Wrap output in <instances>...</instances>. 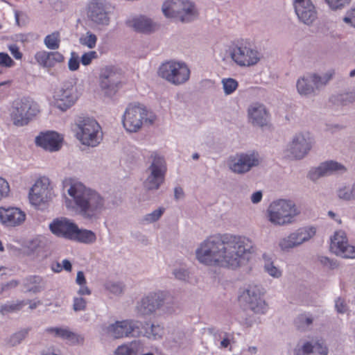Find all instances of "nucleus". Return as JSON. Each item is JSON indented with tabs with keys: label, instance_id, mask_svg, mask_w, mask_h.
<instances>
[{
	"label": "nucleus",
	"instance_id": "nucleus-1",
	"mask_svg": "<svg viewBox=\"0 0 355 355\" xmlns=\"http://www.w3.org/2000/svg\"><path fill=\"white\" fill-rule=\"evenodd\" d=\"M252 241L243 236L215 235L208 238L196 251L198 260L206 265L232 268L239 266L252 252Z\"/></svg>",
	"mask_w": 355,
	"mask_h": 355
},
{
	"label": "nucleus",
	"instance_id": "nucleus-2",
	"mask_svg": "<svg viewBox=\"0 0 355 355\" xmlns=\"http://www.w3.org/2000/svg\"><path fill=\"white\" fill-rule=\"evenodd\" d=\"M69 195L73 199L80 214L87 218L96 217L103 207V199L98 193L87 189L80 182L71 184Z\"/></svg>",
	"mask_w": 355,
	"mask_h": 355
},
{
	"label": "nucleus",
	"instance_id": "nucleus-3",
	"mask_svg": "<svg viewBox=\"0 0 355 355\" xmlns=\"http://www.w3.org/2000/svg\"><path fill=\"white\" fill-rule=\"evenodd\" d=\"M40 112L38 104L28 97L17 98L12 102L10 118L16 126L27 125Z\"/></svg>",
	"mask_w": 355,
	"mask_h": 355
},
{
	"label": "nucleus",
	"instance_id": "nucleus-4",
	"mask_svg": "<svg viewBox=\"0 0 355 355\" xmlns=\"http://www.w3.org/2000/svg\"><path fill=\"white\" fill-rule=\"evenodd\" d=\"M75 132L76 138L85 146H96L102 139L101 128L93 119L80 117Z\"/></svg>",
	"mask_w": 355,
	"mask_h": 355
},
{
	"label": "nucleus",
	"instance_id": "nucleus-5",
	"mask_svg": "<svg viewBox=\"0 0 355 355\" xmlns=\"http://www.w3.org/2000/svg\"><path fill=\"white\" fill-rule=\"evenodd\" d=\"M300 214L295 204L290 200H279L270 204L268 209V220L275 225L292 223Z\"/></svg>",
	"mask_w": 355,
	"mask_h": 355
},
{
	"label": "nucleus",
	"instance_id": "nucleus-6",
	"mask_svg": "<svg viewBox=\"0 0 355 355\" xmlns=\"http://www.w3.org/2000/svg\"><path fill=\"white\" fill-rule=\"evenodd\" d=\"M162 10L166 17L178 18L182 22L190 21L196 16L194 5L186 0H166Z\"/></svg>",
	"mask_w": 355,
	"mask_h": 355
},
{
	"label": "nucleus",
	"instance_id": "nucleus-7",
	"mask_svg": "<svg viewBox=\"0 0 355 355\" xmlns=\"http://www.w3.org/2000/svg\"><path fill=\"white\" fill-rule=\"evenodd\" d=\"M121 71L114 66H107L101 69L99 87L105 96L112 97L121 88L123 83Z\"/></svg>",
	"mask_w": 355,
	"mask_h": 355
},
{
	"label": "nucleus",
	"instance_id": "nucleus-8",
	"mask_svg": "<svg viewBox=\"0 0 355 355\" xmlns=\"http://www.w3.org/2000/svg\"><path fill=\"white\" fill-rule=\"evenodd\" d=\"M159 73L163 78L175 85L186 83L190 77V70L185 63L173 60L163 63Z\"/></svg>",
	"mask_w": 355,
	"mask_h": 355
},
{
	"label": "nucleus",
	"instance_id": "nucleus-9",
	"mask_svg": "<svg viewBox=\"0 0 355 355\" xmlns=\"http://www.w3.org/2000/svg\"><path fill=\"white\" fill-rule=\"evenodd\" d=\"M230 57L240 67L255 65L260 60L259 53L246 42H237L230 49Z\"/></svg>",
	"mask_w": 355,
	"mask_h": 355
},
{
	"label": "nucleus",
	"instance_id": "nucleus-10",
	"mask_svg": "<svg viewBox=\"0 0 355 355\" xmlns=\"http://www.w3.org/2000/svg\"><path fill=\"white\" fill-rule=\"evenodd\" d=\"M147 116V110L139 105L130 104L123 114L122 122L124 128L129 132H137Z\"/></svg>",
	"mask_w": 355,
	"mask_h": 355
},
{
	"label": "nucleus",
	"instance_id": "nucleus-11",
	"mask_svg": "<svg viewBox=\"0 0 355 355\" xmlns=\"http://www.w3.org/2000/svg\"><path fill=\"white\" fill-rule=\"evenodd\" d=\"M262 295L257 286H252L239 296V302L243 306L248 305L249 309L256 313H265L268 306L262 300Z\"/></svg>",
	"mask_w": 355,
	"mask_h": 355
},
{
	"label": "nucleus",
	"instance_id": "nucleus-12",
	"mask_svg": "<svg viewBox=\"0 0 355 355\" xmlns=\"http://www.w3.org/2000/svg\"><path fill=\"white\" fill-rule=\"evenodd\" d=\"M153 158L150 167L151 173L145 182V187L148 190L157 189L164 180L166 171V163L163 157L156 153L152 155Z\"/></svg>",
	"mask_w": 355,
	"mask_h": 355
},
{
	"label": "nucleus",
	"instance_id": "nucleus-13",
	"mask_svg": "<svg viewBox=\"0 0 355 355\" xmlns=\"http://www.w3.org/2000/svg\"><path fill=\"white\" fill-rule=\"evenodd\" d=\"M52 198V189L50 187L49 180L47 178L37 180L29 193L31 202L40 206L50 200Z\"/></svg>",
	"mask_w": 355,
	"mask_h": 355
},
{
	"label": "nucleus",
	"instance_id": "nucleus-14",
	"mask_svg": "<svg viewBox=\"0 0 355 355\" xmlns=\"http://www.w3.org/2000/svg\"><path fill=\"white\" fill-rule=\"evenodd\" d=\"M330 250L344 258H355V246L348 244L347 238L343 232H335L331 239Z\"/></svg>",
	"mask_w": 355,
	"mask_h": 355
},
{
	"label": "nucleus",
	"instance_id": "nucleus-15",
	"mask_svg": "<svg viewBox=\"0 0 355 355\" xmlns=\"http://www.w3.org/2000/svg\"><path fill=\"white\" fill-rule=\"evenodd\" d=\"M228 164L230 168L236 173H244L250 170L252 166L259 164L258 155L252 154H240L231 157Z\"/></svg>",
	"mask_w": 355,
	"mask_h": 355
},
{
	"label": "nucleus",
	"instance_id": "nucleus-16",
	"mask_svg": "<svg viewBox=\"0 0 355 355\" xmlns=\"http://www.w3.org/2000/svg\"><path fill=\"white\" fill-rule=\"evenodd\" d=\"M26 220V214L16 207H0V222L8 227L21 225Z\"/></svg>",
	"mask_w": 355,
	"mask_h": 355
},
{
	"label": "nucleus",
	"instance_id": "nucleus-17",
	"mask_svg": "<svg viewBox=\"0 0 355 355\" xmlns=\"http://www.w3.org/2000/svg\"><path fill=\"white\" fill-rule=\"evenodd\" d=\"M295 12L299 19L310 24L317 18L315 8L311 0H293Z\"/></svg>",
	"mask_w": 355,
	"mask_h": 355
},
{
	"label": "nucleus",
	"instance_id": "nucleus-18",
	"mask_svg": "<svg viewBox=\"0 0 355 355\" xmlns=\"http://www.w3.org/2000/svg\"><path fill=\"white\" fill-rule=\"evenodd\" d=\"M63 137L55 131L41 132L36 138L35 143L51 152L58 150L62 146Z\"/></svg>",
	"mask_w": 355,
	"mask_h": 355
},
{
	"label": "nucleus",
	"instance_id": "nucleus-19",
	"mask_svg": "<svg viewBox=\"0 0 355 355\" xmlns=\"http://www.w3.org/2000/svg\"><path fill=\"white\" fill-rule=\"evenodd\" d=\"M311 141L309 133L297 135L292 141L290 151L295 159L303 158L310 150Z\"/></svg>",
	"mask_w": 355,
	"mask_h": 355
},
{
	"label": "nucleus",
	"instance_id": "nucleus-20",
	"mask_svg": "<svg viewBox=\"0 0 355 355\" xmlns=\"http://www.w3.org/2000/svg\"><path fill=\"white\" fill-rule=\"evenodd\" d=\"M76 225L66 218L55 219L49 225L51 232L58 237L72 240Z\"/></svg>",
	"mask_w": 355,
	"mask_h": 355
},
{
	"label": "nucleus",
	"instance_id": "nucleus-21",
	"mask_svg": "<svg viewBox=\"0 0 355 355\" xmlns=\"http://www.w3.org/2000/svg\"><path fill=\"white\" fill-rule=\"evenodd\" d=\"M36 62L43 68L51 69L57 64L62 63L64 60V55L58 51H46L42 50L35 54Z\"/></svg>",
	"mask_w": 355,
	"mask_h": 355
},
{
	"label": "nucleus",
	"instance_id": "nucleus-22",
	"mask_svg": "<svg viewBox=\"0 0 355 355\" xmlns=\"http://www.w3.org/2000/svg\"><path fill=\"white\" fill-rule=\"evenodd\" d=\"M55 103L58 108L64 111L71 107L76 101V91L71 87L62 88L54 94Z\"/></svg>",
	"mask_w": 355,
	"mask_h": 355
},
{
	"label": "nucleus",
	"instance_id": "nucleus-23",
	"mask_svg": "<svg viewBox=\"0 0 355 355\" xmlns=\"http://www.w3.org/2000/svg\"><path fill=\"white\" fill-rule=\"evenodd\" d=\"M164 302L162 292L152 293L143 298L137 306L138 312L141 315H148L158 309Z\"/></svg>",
	"mask_w": 355,
	"mask_h": 355
},
{
	"label": "nucleus",
	"instance_id": "nucleus-24",
	"mask_svg": "<svg viewBox=\"0 0 355 355\" xmlns=\"http://www.w3.org/2000/svg\"><path fill=\"white\" fill-rule=\"evenodd\" d=\"M87 17L94 23L107 25L110 19L104 5L98 0L92 1L87 7Z\"/></svg>",
	"mask_w": 355,
	"mask_h": 355
},
{
	"label": "nucleus",
	"instance_id": "nucleus-25",
	"mask_svg": "<svg viewBox=\"0 0 355 355\" xmlns=\"http://www.w3.org/2000/svg\"><path fill=\"white\" fill-rule=\"evenodd\" d=\"M125 23L136 32L143 33H150L157 28L156 24L144 15L132 17Z\"/></svg>",
	"mask_w": 355,
	"mask_h": 355
},
{
	"label": "nucleus",
	"instance_id": "nucleus-26",
	"mask_svg": "<svg viewBox=\"0 0 355 355\" xmlns=\"http://www.w3.org/2000/svg\"><path fill=\"white\" fill-rule=\"evenodd\" d=\"M138 328L139 327L132 321L123 320L110 325L107 328V331L114 338H120L130 335L134 336L135 329Z\"/></svg>",
	"mask_w": 355,
	"mask_h": 355
},
{
	"label": "nucleus",
	"instance_id": "nucleus-27",
	"mask_svg": "<svg viewBox=\"0 0 355 355\" xmlns=\"http://www.w3.org/2000/svg\"><path fill=\"white\" fill-rule=\"evenodd\" d=\"M338 171H345V168L336 162L328 161L322 163L318 168L310 171L309 177L312 180H316L320 177L329 175Z\"/></svg>",
	"mask_w": 355,
	"mask_h": 355
},
{
	"label": "nucleus",
	"instance_id": "nucleus-28",
	"mask_svg": "<svg viewBox=\"0 0 355 355\" xmlns=\"http://www.w3.org/2000/svg\"><path fill=\"white\" fill-rule=\"evenodd\" d=\"M248 115L250 120L254 125L262 127L268 124V113L261 104L254 103L248 109Z\"/></svg>",
	"mask_w": 355,
	"mask_h": 355
},
{
	"label": "nucleus",
	"instance_id": "nucleus-29",
	"mask_svg": "<svg viewBox=\"0 0 355 355\" xmlns=\"http://www.w3.org/2000/svg\"><path fill=\"white\" fill-rule=\"evenodd\" d=\"M328 350L323 340L306 342L300 348L295 349V355H327Z\"/></svg>",
	"mask_w": 355,
	"mask_h": 355
},
{
	"label": "nucleus",
	"instance_id": "nucleus-30",
	"mask_svg": "<svg viewBox=\"0 0 355 355\" xmlns=\"http://www.w3.org/2000/svg\"><path fill=\"white\" fill-rule=\"evenodd\" d=\"M46 331L55 337L67 340L72 344L79 343L83 340V338L71 331L68 327H49L46 329Z\"/></svg>",
	"mask_w": 355,
	"mask_h": 355
},
{
	"label": "nucleus",
	"instance_id": "nucleus-31",
	"mask_svg": "<svg viewBox=\"0 0 355 355\" xmlns=\"http://www.w3.org/2000/svg\"><path fill=\"white\" fill-rule=\"evenodd\" d=\"M315 234V229L312 227L300 228L296 232L291 233L290 238L292 239V242H293L292 243L293 248L310 239Z\"/></svg>",
	"mask_w": 355,
	"mask_h": 355
},
{
	"label": "nucleus",
	"instance_id": "nucleus-32",
	"mask_svg": "<svg viewBox=\"0 0 355 355\" xmlns=\"http://www.w3.org/2000/svg\"><path fill=\"white\" fill-rule=\"evenodd\" d=\"M96 234L91 230H80L76 226L73 241H77L85 243H91L96 241Z\"/></svg>",
	"mask_w": 355,
	"mask_h": 355
},
{
	"label": "nucleus",
	"instance_id": "nucleus-33",
	"mask_svg": "<svg viewBox=\"0 0 355 355\" xmlns=\"http://www.w3.org/2000/svg\"><path fill=\"white\" fill-rule=\"evenodd\" d=\"M60 33L58 31L47 35L44 39V44L46 47L53 51H56L55 50L60 48Z\"/></svg>",
	"mask_w": 355,
	"mask_h": 355
},
{
	"label": "nucleus",
	"instance_id": "nucleus-34",
	"mask_svg": "<svg viewBox=\"0 0 355 355\" xmlns=\"http://www.w3.org/2000/svg\"><path fill=\"white\" fill-rule=\"evenodd\" d=\"M42 282V279L41 277L33 275L25 279L24 285L27 288L28 291L36 293L41 291L42 286L40 284Z\"/></svg>",
	"mask_w": 355,
	"mask_h": 355
},
{
	"label": "nucleus",
	"instance_id": "nucleus-35",
	"mask_svg": "<svg viewBox=\"0 0 355 355\" xmlns=\"http://www.w3.org/2000/svg\"><path fill=\"white\" fill-rule=\"evenodd\" d=\"M26 304V301L21 300L16 302H8L0 307V311L3 313L15 312L21 310Z\"/></svg>",
	"mask_w": 355,
	"mask_h": 355
},
{
	"label": "nucleus",
	"instance_id": "nucleus-36",
	"mask_svg": "<svg viewBox=\"0 0 355 355\" xmlns=\"http://www.w3.org/2000/svg\"><path fill=\"white\" fill-rule=\"evenodd\" d=\"M297 89L301 95H308L313 92L314 87L309 84V81L302 78L297 83Z\"/></svg>",
	"mask_w": 355,
	"mask_h": 355
},
{
	"label": "nucleus",
	"instance_id": "nucleus-37",
	"mask_svg": "<svg viewBox=\"0 0 355 355\" xmlns=\"http://www.w3.org/2000/svg\"><path fill=\"white\" fill-rule=\"evenodd\" d=\"M338 196L340 198L345 200H351L355 199V186L345 187L338 191Z\"/></svg>",
	"mask_w": 355,
	"mask_h": 355
},
{
	"label": "nucleus",
	"instance_id": "nucleus-38",
	"mask_svg": "<svg viewBox=\"0 0 355 355\" xmlns=\"http://www.w3.org/2000/svg\"><path fill=\"white\" fill-rule=\"evenodd\" d=\"M15 65V61L6 53L0 52V74L3 73V67L11 68Z\"/></svg>",
	"mask_w": 355,
	"mask_h": 355
},
{
	"label": "nucleus",
	"instance_id": "nucleus-39",
	"mask_svg": "<svg viewBox=\"0 0 355 355\" xmlns=\"http://www.w3.org/2000/svg\"><path fill=\"white\" fill-rule=\"evenodd\" d=\"M334 75V71L329 72L324 77H321L317 76L316 74H313L311 78V82L313 83L314 86L316 88H319L320 87L326 85V83L332 78Z\"/></svg>",
	"mask_w": 355,
	"mask_h": 355
},
{
	"label": "nucleus",
	"instance_id": "nucleus-40",
	"mask_svg": "<svg viewBox=\"0 0 355 355\" xmlns=\"http://www.w3.org/2000/svg\"><path fill=\"white\" fill-rule=\"evenodd\" d=\"M97 37L96 35L87 32L86 35L80 38L82 44L87 46L89 49H93L96 46Z\"/></svg>",
	"mask_w": 355,
	"mask_h": 355
},
{
	"label": "nucleus",
	"instance_id": "nucleus-41",
	"mask_svg": "<svg viewBox=\"0 0 355 355\" xmlns=\"http://www.w3.org/2000/svg\"><path fill=\"white\" fill-rule=\"evenodd\" d=\"M223 85L225 93L226 94H230L236 89L238 82L233 78L223 79Z\"/></svg>",
	"mask_w": 355,
	"mask_h": 355
},
{
	"label": "nucleus",
	"instance_id": "nucleus-42",
	"mask_svg": "<svg viewBox=\"0 0 355 355\" xmlns=\"http://www.w3.org/2000/svg\"><path fill=\"white\" fill-rule=\"evenodd\" d=\"M351 0H325L329 7L334 10L343 8Z\"/></svg>",
	"mask_w": 355,
	"mask_h": 355
},
{
	"label": "nucleus",
	"instance_id": "nucleus-43",
	"mask_svg": "<svg viewBox=\"0 0 355 355\" xmlns=\"http://www.w3.org/2000/svg\"><path fill=\"white\" fill-rule=\"evenodd\" d=\"M10 185L6 179L0 177V200L7 198L10 193Z\"/></svg>",
	"mask_w": 355,
	"mask_h": 355
},
{
	"label": "nucleus",
	"instance_id": "nucleus-44",
	"mask_svg": "<svg viewBox=\"0 0 355 355\" xmlns=\"http://www.w3.org/2000/svg\"><path fill=\"white\" fill-rule=\"evenodd\" d=\"M134 343L130 345H123L117 347L115 351L114 355H135V352L132 347Z\"/></svg>",
	"mask_w": 355,
	"mask_h": 355
},
{
	"label": "nucleus",
	"instance_id": "nucleus-45",
	"mask_svg": "<svg viewBox=\"0 0 355 355\" xmlns=\"http://www.w3.org/2000/svg\"><path fill=\"white\" fill-rule=\"evenodd\" d=\"M97 58V53L94 51H89L87 53H85L80 59L81 63L85 65H89L92 61Z\"/></svg>",
	"mask_w": 355,
	"mask_h": 355
},
{
	"label": "nucleus",
	"instance_id": "nucleus-46",
	"mask_svg": "<svg viewBox=\"0 0 355 355\" xmlns=\"http://www.w3.org/2000/svg\"><path fill=\"white\" fill-rule=\"evenodd\" d=\"M164 209L163 208H159L157 210H155L151 214H149L145 216V220L150 223L157 220L164 213Z\"/></svg>",
	"mask_w": 355,
	"mask_h": 355
},
{
	"label": "nucleus",
	"instance_id": "nucleus-47",
	"mask_svg": "<svg viewBox=\"0 0 355 355\" xmlns=\"http://www.w3.org/2000/svg\"><path fill=\"white\" fill-rule=\"evenodd\" d=\"M105 288L107 290L116 295L120 294L123 291L121 285L117 283L107 282L105 284Z\"/></svg>",
	"mask_w": 355,
	"mask_h": 355
},
{
	"label": "nucleus",
	"instance_id": "nucleus-48",
	"mask_svg": "<svg viewBox=\"0 0 355 355\" xmlns=\"http://www.w3.org/2000/svg\"><path fill=\"white\" fill-rule=\"evenodd\" d=\"M265 269L270 275L274 277H279L282 274L281 271L277 267L274 266L272 263H266L265 265Z\"/></svg>",
	"mask_w": 355,
	"mask_h": 355
},
{
	"label": "nucleus",
	"instance_id": "nucleus-49",
	"mask_svg": "<svg viewBox=\"0 0 355 355\" xmlns=\"http://www.w3.org/2000/svg\"><path fill=\"white\" fill-rule=\"evenodd\" d=\"M343 21L347 24H350L355 28V7L349 10L343 18Z\"/></svg>",
	"mask_w": 355,
	"mask_h": 355
},
{
	"label": "nucleus",
	"instance_id": "nucleus-50",
	"mask_svg": "<svg viewBox=\"0 0 355 355\" xmlns=\"http://www.w3.org/2000/svg\"><path fill=\"white\" fill-rule=\"evenodd\" d=\"M87 302L83 297H76L73 300V309L76 311L85 310Z\"/></svg>",
	"mask_w": 355,
	"mask_h": 355
},
{
	"label": "nucleus",
	"instance_id": "nucleus-51",
	"mask_svg": "<svg viewBox=\"0 0 355 355\" xmlns=\"http://www.w3.org/2000/svg\"><path fill=\"white\" fill-rule=\"evenodd\" d=\"M8 50L10 51L11 55L16 60H21L23 57V53L21 52L19 46L16 44H10L8 46Z\"/></svg>",
	"mask_w": 355,
	"mask_h": 355
},
{
	"label": "nucleus",
	"instance_id": "nucleus-52",
	"mask_svg": "<svg viewBox=\"0 0 355 355\" xmlns=\"http://www.w3.org/2000/svg\"><path fill=\"white\" fill-rule=\"evenodd\" d=\"M28 334V329L21 330L12 336V342L14 344L20 343L21 340L24 339Z\"/></svg>",
	"mask_w": 355,
	"mask_h": 355
},
{
	"label": "nucleus",
	"instance_id": "nucleus-53",
	"mask_svg": "<svg viewBox=\"0 0 355 355\" xmlns=\"http://www.w3.org/2000/svg\"><path fill=\"white\" fill-rule=\"evenodd\" d=\"M292 239L290 238V235L286 238H284L279 242V246L282 250H288L290 248H293Z\"/></svg>",
	"mask_w": 355,
	"mask_h": 355
},
{
	"label": "nucleus",
	"instance_id": "nucleus-54",
	"mask_svg": "<svg viewBox=\"0 0 355 355\" xmlns=\"http://www.w3.org/2000/svg\"><path fill=\"white\" fill-rule=\"evenodd\" d=\"M336 309L338 313H344L347 311V304L344 300L338 298L336 301L335 304Z\"/></svg>",
	"mask_w": 355,
	"mask_h": 355
},
{
	"label": "nucleus",
	"instance_id": "nucleus-55",
	"mask_svg": "<svg viewBox=\"0 0 355 355\" xmlns=\"http://www.w3.org/2000/svg\"><path fill=\"white\" fill-rule=\"evenodd\" d=\"M174 275L175 278L181 280H185L189 277V272L187 270H175L174 271Z\"/></svg>",
	"mask_w": 355,
	"mask_h": 355
},
{
	"label": "nucleus",
	"instance_id": "nucleus-56",
	"mask_svg": "<svg viewBox=\"0 0 355 355\" xmlns=\"http://www.w3.org/2000/svg\"><path fill=\"white\" fill-rule=\"evenodd\" d=\"M151 331L153 336V338L156 339L157 338L162 337L163 334V329L158 326L152 325L151 326Z\"/></svg>",
	"mask_w": 355,
	"mask_h": 355
},
{
	"label": "nucleus",
	"instance_id": "nucleus-57",
	"mask_svg": "<svg viewBox=\"0 0 355 355\" xmlns=\"http://www.w3.org/2000/svg\"><path fill=\"white\" fill-rule=\"evenodd\" d=\"M69 69L71 71H76L79 68L80 62L77 58H71L69 60Z\"/></svg>",
	"mask_w": 355,
	"mask_h": 355
},
{
	"label": "nucleus",
	"instance_id": "nucleus-58",
	"mask_svg": "<svg viewBox=\"0 0 355 355\" xmlns=\"http://www.w3.org/2000/svg\"><path fill=\"white\" fill-rule=\"evenodd\" d=\"M76 283L79 285L86 284V279L82 271H79L77 273Z\"/></svg>",
	"mask_w": 355,
	"mask_h": 355
},
{
	"label": "nucleus",
	"instance_id": "nucleus-59",
	"mask_svg": "<svg viewBox=\"0 0 355 355\" xmlns=\"http://www.w3.org/2000/svg\"><path fill=\"white\" fill-rule=\"evenodd\" d=\"M80 288L78 291V293L80 295H89L91 294V291L89 289V288L86 286V284L80 285Z\"/></svg>",
	"mask_w": 355,
	"mask_h": 355
},
{
	"label": "nucleus",
	"instance_id": "nucleus-60",
	"mask_svg": "<svg viewBox=\"0 0 355 355\" xmlns=\"http://www.w3.org/2000/svg\"><path fill=\"white\" fill-rule=\"evenodd\" d=\"M262 198V193L261 191H257L254 193L251 197V200L253 203H258Z\"/></svg>",
	"mask_w": 355,
	"mask_h": 355
},
{
	"label": "nucleus",
	"instance_id": "nucleus-61",
	"mask_svg": "<svg viewBox=\"0 0 355 355\" xmlns=\"http://www.w3.org/2000/svg\"><path fill=\"white\" fill-rule=\"evenodd\" d=\"M62 268L69 272L71 270V264L69 260L64 259L62 261Z\"/></svg>",
	"mask_w": 355,
	"mask_h": 355
},
{
	"label": "nucleus",
	"instance_id": "nucleus-62",
	"mask_svg": "<svg viewBox=\"0 0 355 355\" xmlns=\"http://www.w3.org/2000/svg\"><path fill=\"white\" fill-rule=\"evenodd\" d=\"M184 195L183 190L181 187H176L175 189V197L176 199H178L182 197Z\"/></svg>",
	"mask_w": 355,
	"mask_h": 355
},
{
	"label": "nucleus",
	"instance_id": "nucleus-63",
	"mask_svg": "<svg viewBox=\"0 0 355 355\" xmlns=\"http://www.w3.org/2000/svg\"><path fill=\"white\" fill-rule=\"evenodd\" d=\"M26 302V304H29V307L31 309H35L39 304H41L40 301H34V302H32V301H27Z\"/></svg>",
	"mask_w": 355,
	"mask_h": 355
},
{
	"label": "nucleus",
	"instance_id": "nucleus-64",
	"mask_svg": "<svg viewBox=\"0 0 355 355\" xmlns=\"http://www.w3.org/2000/svg\"><path fill=\"white\" fill-rule=\"evenodd\" d=\"M52 270L55 272H59L62 270V266L59 263H56L52 265Z\"/></svg>",
	"mask_w": 355,
	"mask_h": 355
}]
</instances>
